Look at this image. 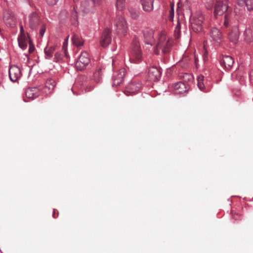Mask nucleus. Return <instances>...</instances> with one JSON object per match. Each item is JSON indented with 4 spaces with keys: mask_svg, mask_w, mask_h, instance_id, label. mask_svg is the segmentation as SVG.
I'll use <instances>...</instances> for the list:
<instances>
[{
    "mask_svg": "<svg viewBox=\"0 0 253 253\" xmlns=\"http://www.w3.org/2000/svg\"><path fill=\"white\" fill-rule=\"evenodd\" d=\"M27 25L32 30L39 29L40 35L42 37L46 30V23L42 20L39 14L36 12H33L28 16Z\"/></svg>",
    "mask_w": 253,
    "mask_h": 253,
    "instance_id": "1",
    "label": "nucleus"
},
{
    "mask_svg": "<svg viewBox=\"0 0 253 253\" xmlns=\"http://www.w3.org/2000/svg\"><path fill=\"white\" fill-rule=\"evenodd\" d=\"M232 11V8L227 4V2H224L223 1H217L214 6V15H222L224 14V25L227 27L229 25L228 20L230 14Z\"/></svg>",
    "mask_w": 253,
    "mask_h": 253,
    "instance_id": "2",
    "label": "nucleus"
},
{
    "mask_svg": "<svg viewBox=\"0 0 253 253\" xmlns=\"http://www.w3.org/2000/svg\"><path fill=\"white\" fill-rule=\"evenodd\" d=\"M172 43L171 39H167L166 34L165 32L160 33L158 42L154 49V52L156 54H159V50L161 49L163 53H168L170 50Z\"/></svg>",
    "mask_w": 253,
    "mask_h": 253,
    "instance_id": "3",
    "label": "nucleus"
},
{
    "mask_svg": "<svg viewBox=\"0 0 253 253\" xmlns=\"http://www.w3.org/2000/svg\"><path fill=\"white\" fill-rule=\"evenodd\" d=\"M204 20V16L201 11H197L192 15L190 22L193 32L200 33L202 31Z\"/></svg>",
    "mask_w": 253,
    "mask_h": 253,
    "instance_id": "4",
    "label": "nucleus"
},
{
    "mask_svg": "<svg viewBox=\"0 0 253 253\" xmlns=\"http://www.w3.org/2000/svg\"><path fill=\"white\" fill-rule=\"evenodd\" d=\"M142 59V52L140 46L139 42L135 38L133 41L132 48L129 55L130 62L138 63Z\"/></svg>",
    "mask_w": 253,
    "mask_h": 253,
    "instance_id": "5",
    "label": "nucleus"
},
{
    "mask_svg": "<svg viewBox=\"0 0 253 253\" xmlns=\"http://www.w3.org/2000/svg\"><path fill=\"white\" fill-rule=\"evenodd\" d=\"M114 26L117 34L120 36H125L127 33L128 27L126 21L121 15H117L114 19Z\"/></svg>",
    "mask_w": 253,
    "mask_h": 253,
    "instance_id": "6",
    "label": "nucleus"
},
{
    "mask_svg": "<svg viewBox=\"0 0 253 253\" xmlns=\"http://www.w3.org/2000/svg\"><path fill=\"white\" fill-rule=\"evenodd\" d=\"M89 62L90 59L88 54L86 52H83L81 54L76 63V68L78 70H83Z\"/></svg>",
    "mask_w": 253,
    "mask_h": 253,
    "instance_id": "7",
    "label": "nucleus"
},
{
    "mask_svg": "<svg viewBox=\"0 0 253 253\" xmlns=\"http://www.w3.org/2000/svg\"><path fill=\"white\" fill-rule=\"evenodd\" d=\"M25 94L27 98L32 99L41 95L45 94L43 93L42 86H39L38 87H29L26 89Z\"/></svg>",
    "mask_w": 253,
    "mask_h": 253,
    "instance_id": "8",
    "label": "nucleus"
},
{
    "mask_svg": "<svg viewBox=\"0 0 253 253\" xmlns=\"http://www.w3.org/2000/svg\"><path fill=\"white\" fill-rule=\"evenodd\" d=\"M9 76L12 82H17L21 76L20 69L17 66H11L9 69Z\"/></svg>",
    "mask_w": 253,
    "mask_h": 253,
    "instance_id": "9",
    "label": "nucleus"
},
{
    "mask_svg": "<svg viewBox=\"0 0 253 253\" xmlns=\"http://www.w3.org/2000/svg\"><path fill=\"white\" fill-rule=\"evenodd\" d=\"M111 31L109 29L106 28L102 34L100 41V44L102 46L106 47L111 43Z\"/></svg>",
    "mask_w": 253,
    "mask_h": 253,
    "instance_id": "10",
    "label": "nucleus"
},
{
    "mask_svg": "<svg viewBox=\"0 0 253 253\" xmlns=\"http://www.w3.org/2000/svg\"><path fill=\"white\" fill-rule=\"evenodd\" d=\"M141 84L139 82H133L130 84L125 91V94L127 95H132L137 92L141 88Z\"/></svg>",
    "mask_w": 253,
    "mask_h": 253,
    "instance_id": "11",
    "label": "nucleus"
},
{
    "mask_svg": "<svg viewBox=\"0 0 253 253\" xmlns=\"http://www.w3.org/2000/svg\"><path fill=\"white\" fill-rule=\"evenodd\" d=\"M143 33L145 43L148 44H153L155 42L153 30L147 28L143 30Z\"/></svg>",
    "mask_w": 253,
    "mask_h": 253,
    "instance_id": "12",
    "label": "nucleus"
},
{
    "mask_svg": "<svg viewBox=\"0 0 253 253\" xmlns=\"http://www.w3.org/2000/svg\"><path fill=\"white\" fill-rule=\"evenodd\" d=\"M210 37L212 41L216 44H219L222 38V33L220 30L215 27L211 29L210 33Z\"/></svg>",
    "mask_w": 253,
    "mask_h": 253,
    "instance_id": "13",
    "label": "nucleus"
},
{
    "mask_svg": "<svg viewBox=\"0 0 253 253\" xmlns=\"http://www.w3.org/2000/svg\"><path fill=\"white\" fill-rule=\"evenodd\" d=\"M148 75L150 80L158 81L161 76V69L155 66L151 67L149 70Z\"/></svg>",
    "mask_w": 253,
    "mask_h": 253,
    "instance_id": "14",
    "label": "nucleus"
},
{
    "mask_svg": "<svg viewBox=\"0 0 253 253\" xmlns=\"http://www.w3.org/2000/svg\"><path fill=\"white\" fill-rule=\"evenodd\" d=\"M126 75V69L124 68L121 69L117 75H114L113 78V86H118L122 84L124 81V78Z\"/></svg>",
    "mask_w": 253,
    "mask_h": 253,
    "instance_id": "15",
    "label": "nucleus"
},
{
    "mask_svg": "<svg viewBox=\"0 0 253 253\" xmlns=\"http://www.w3.org/2000/svg\"><path fill=\"white\" fill-rule=\"evenodd\" d=\"M3 19L5 24L9 26L12 27L15 24V18L11 11H5L4 12Z\"/></svg>",
    "mask_w": 253,
    "mask_h": 253,
    "instance_id": "16",
    "label": "nucleus"
},
{
    "mask_svg": "<svg viewBox=\"0 0 253 253\" xmlns=\"http://www.w3.org/2000/svg\"><path fill=\"white\" fill-rule=\"evenodd\" d=\"M239 34L238 28L234 26L230 29L228 33V37L231 42L236 43L239 39Z\"/></svg>",
    "mask_w": 253,
    "mask_h": 253,
    "instance_id": "17",
    "label": "nucleus"
},
{
    "mask_svg": "<svg viewBox=\"0 0 253 253\" xmlns=\"http://www.w3.org/2000/svg\"><path fill=\"white\" fill-rule=\"evenodd\" d=\"M55 85L56 82L53 79H47L45 84L44 87L42 86L43 93L47 94L48 93L51 92V91L54 89Z\"/></svg>",
    "mask_w": 253,
    "mask_h": 253,
    "instance_id": "18",
    "label": "nucleus"
},
{
    "mask_svg": "<svg viewBox=\"0 0 253 253\" xmlns=\"http://www.w3.org/2000/svg\"><path fill=\"white\" fill-rule=\"evenodd\" d=\"M220 64L226 70H229L234 64V60L231 56L225 55L223 56Z\"/></svg>",
    "mask_w": 253,
    "mask_h": 253,
    "instance_id": "19",
    "label": "nucleus"
},
{
    "mask_svg": "<svg viewBox=\"0 0 253 253\" xmlns=\"http://www.w3.org/2000/svg\"><path fill=\"white\" fill-rule=\"evenodd\" d=\"M173 88L175 93L181 94L187 91V88L185 84L182 82H178L173 85Z\"/></svg>",
    "mask_w": 253,
    "mask_h": 253,
    "instance_id": "20",
    "label": "nucleus"
},
{
    "mask_svg": "<svg viewBox=\"0 0 253 253\" xmlns=\"http://www.w3.org/2000/svg\"><path fill=\"white\" fill-rule=\"evenodd\" d=\"M18 41L19 45L22 49H26L28 43H29V42H31L29 40L28 37L23 34H21L18 37Z\"/></svg>",
    "mask_w": 253,
    "mask_h": 253,
    "instance_id": "21",
    "label": "nucleus"
},
{
    "mask_svg": "<svg viewBox=\"0 0 253 253\" xmlns=\"http://www.w3.org/2000/svg\"><path fill=\"white\" fill-rule=\"evenodd\" d=\"M143 9L146 12H150L153 9L154 0H141Z\"/></svg>",
    "mask_w": 253,
    "mask_h": 253,
    "instance_id": "22",
    "label": "nucleus"
},
{
    "mask_svg": "<svg viewBox=\"0 0 253 253\" xmlns=\"http://www.w3.org/2000/svg\"><path fill=\"white\" fill-rule=\"evenodd\" d=\"M244 39L248 43H250L253 41V32L252 30L250 28H246L244 33Z\"/></svg>",
    "mask_w": 253,
    "mask_h": 253,
    "instance_id": "23",
    "label": "nucleus"
},
{
    "mask_svg": "<svg viewBox=\"0 0 253 253\" xmlns=\"http://www.w3.org/2000/svg\"><path fill=\"white\" fill-rule=\"evenodd\" d=\"M55 45H48L44 49V53L46 59H50L52 57L53 53L55 50Z\"/></svg>",
    "mask_w": 253,
    "mask_h": 253,
    "instance_id": "24",
    "label": "nucleus"
},
{
    "mask_svg": "<svg viewBox=\"0 0 253 253\" xmlns=\"http://www.w3.org/2000/svg\"><path fill=\"white\" fill-rule=\"evenodd\" d=\"M232 78L233 80H237L239 82H242L244 80V73L238 70L232 74Z\"/></svg>",
    "mask_w": 253,
    "mask_h": 253,
    "instance_id": "25",
    "label": "nucleus"
},
{
    "mask_svg": "<svg viewBox=\"0 0 253 253\" xmlns=\"http://www.w3.org/2000/svg\"><path fill=\"white\" fill-rule=\"evenodd\" d=\"M204 78V76L202 75H200L198 77V86L201 91L205 92H208L209 90L208 89H206L205 87V85L203 83Z\"/></svg>",
    "mask_w": 253,
    "mask_h": 253,
    "instance_id": "26",
    "label": "nucleus"
},
{
    "mask_svg": "<svg viewBox=\"0 0 253 253\" xmlns=\"http://www.w3.org/2000/svg\"><path fill=\"white\" fill-rule=\"evenodd\" d=\"M72 42L74 45L77 46H82L84 44V40L79 35L74 34L72 37Z\"/></svg>",
    "mask_w": 253,
    "mask_h": 253,
    "instance_id": "27",
    "label": "nucleus"
},
{
    "mask_svg": "<svg viewBox=\"0 0 253 253\" xmlns=\"http://www.w3.org/2000/svg\"><path fill=\"white\" fill-rule=\"evenodd\" d=\"M89 2L88 0H84L83 1L81 5V10L84 13H87L90 10Z\"/></svg>",
    "mask_w": 253,
    "mask_h": 253,
    "instance_id": "28",
    "label": "nucleus"
},
{
    "mask_svg": "<svg viewBox=\"0 0 253 253\" xmlns=\"http://www.w3.org/2000/svg\"><path fill=\"white\" fill-rule=\"evenodd\" d=\"M125 0H116L115 6L118 10L122 11L125 7Z\"/></svg>",
    "mask_w": 253,
    "mask_h": 253,
    "instance_id": "29",
    "label": "nucleus"
},
{
    "mask_svg": "<svg viewBox=\"0 0 253 253\" xmlns=\"http://www.w3.org/2000/svg\"><path fill=\"white\" fill-rule=\"evenodd\" d=\"M102 76V69L100 68H97L93 73V80L96 82H99Z\"/></svg>",
    "mask_w": 253,
    "mask_h": 253,
    "instance_id": "30",
    "label": "nucleus"
},
{
    "mask_svg": "<svg viewBox=\"0 0 253 253\" xmlns=\"http://www.w3.org/2000/svg\"><path fill=\"white\" fill-rule=\"evenodd\" d=\"M70 20L71 24L74 26H76L78 24L77 12L76 11L72 12Z\"/></svg>",
    "mask_w": 253,
    "mask_h": 253,
    "instance_id": "31",
    "label": "nucleus"
},
{
    "mask_svg": "<svg viewBox=\"0 0 253 253\" xmlns=\"http://www.w3.org/2000/svg\"><path fill=\"white\" fill-rule=\"evenodd\" d=\"M180 24L179 22H178V23L175 27L174 32V36L175 39L176 40L179 39V38H180Z\"/></svg>",
    "mask_w": 253,
    "mask_h": 253,
    "instance_id": "32",
    "label": "nucleus"
},
{
    "mask_svg": "<svg viewBox=\"0 0 253 253\" xmlns=\"http://www.w3.org/2000/svg\"><path fill=\"white\" fill-rule=\"evenodd\" d=\"M129 13L130 16L133 19H137L139 16V12L137 10L134 9H129Z\"/></svg>",
    "mask_w": 253,
    "mask_h": 253,
    "instance_id": "33",
    "label": "nucleus"
},
{
    "mask_svg": "<svg viewBox=\"0 0 253 253\" xmlns=\"http://www.w3.org/2000/svg\"><path fill=\"white\" fill-rule=\"evenodd\" d=\"M245 2L248 10H253V0H245Z\"/></svg>",
    "mask_w": 253,
    "mask_h": 253,
    "instance_id": "34",
    "label": "nucleus"
},
{
    "mask_svg": "<svg viewBox=\"0 0 253 253\" xmlns=\"http://www.w3.org/2000/svg\"><path fill=\"white\" fill-rule=\"evenodd\" d=\"M69 14L66 9L62 10L59 14L60 18L62 20L65 19L68 16Z\"/></svg>",
    "mask_w": 253,
    "mask_h": 253,
    "instance_id": "35",
    "label": "nucleus"
},
{
    "mask_svg": "<svg viewBox=\"0 0 253 253\" xmlns=\"http://www.w3.org/2000/svg\"><path fill=\"white\" fill-rule=\"evenodd\" d=\"M46 3L49 6H53L56 5L59 0H45Z\"/></svg>",
    "mask_w": 253,
    "mask_h": 253,
    "instance_id": "36",
    "label": "nucleus"
},
{
    "mask_svg": "<svg viewBox=\"0 0 253 253\" xmlns=\"http://www.w3.org/2000/svg\"><path fill=\"white\" fill-rule=\"evenodd\" d=\"M169 13L170 17L172 18L174 16L173 4H171V10L169 11Z\"/></svg>",
    "mask_w": 253,
    "mask_h": 253,
    "instance_id": "37",
    "label": "nucleus"
},
{
    "mask_svg": "<svg viewBox=\"0 0 253 253\" xmlns=\"http://www.w3.org/2000/svg\"><path fill=\"white\" fill-rule=\"evenodd\" d=\"M249 77L251 80V82L253 84V69L250 72Z\"/></svg>",
    "mask_w": 253,
    "mask_h": 253,
    "instance_id": "38",
    "label": "nucleus"
},
{
    "mask_svg": "<svg viewBox=\"0 0 253 253\" xmlns=\"http://www.w3.org/2000/svg\"><path fill=\"white\" fill-rule=\"evenodd\" d=\"M29 51L30 53H32L34 50V45L31 43V42H29Z\"/></svg>",
    "mask_w": 253,
    "mask_h": 253,
    "instance_id": "39",
    "label": "nucleus"
},
{
    "mask_svg": "<svg viewBox=\"0 0 253 253\" xmlns=\"http://www.w3.org/2000/svg\"><path fill=\"white\" fill-rule=\"evenodd\" d=\"M95 5H99L102 2V0H92Z\"/></svg>",
    "mask_w": 253,
    "mask_h": 253,
    "instance_id": "40",
    "label": "nucleus"
},
{
    "mask_svg": "<svg viewBox=\"0 0 253 253\" xmlns=\"http://www.w3.org/2000/svg\"><path fill=\"white\" fill-rule=\"evenodd\" d=\"M233 92L236 96H239L241 94V92L240 90H235V89H234L233 90Z\"/></svg>",
    "mask_w": 253,
    "mask_h": 253,
    "instance_id": "41",
    "label": "nucleus"
},
{
    "mask_svg": "<svg viewBox=\"0 0 253 253\" xmlns=\"http://www.w3.org/2000/svg\"><path fill=\"white\" fill-rule=\"evenodd\" d=\"M239 4H243L245 3V0H237Z\"/></svg>",
    "mask_w": 253,
    "mask_h": 253,
    "instance_id": "42",
    "label": "nucleus"
},
{
    "mask_svg": "<svg viewBox=\"0 0 253 253\" xmlns=\"http://www.w3.org/2000/svg\"><path fill=\"white\" fill-rule=\"evenodd\" d=\"M236 215L238 216V214L237 213H232V216H233V217L234 219H237V217H236Z\"/></svg>",
    "mask_w": 253,
    "mask_h": 253,
    "instance_id": "43",
    "label": "nucleus"
},
{
    "mask_svg": "<svg viewBox=\"0 0 253 253\" xmlns=\"http://www.w3.org/2000/svg\"><path fill=\"white\" fill-rule=\"evenodd\" d=\"M67 44V42L65 41L63 43V46L64 47Z\"/></svg>",
    "mask_w": 253,
    "mask_h": 253,
    "instance_id": "44",
    "label": "nucleus"
},
{
    "mask_svg": "<svg viewBox=\"0 0 253 253\" xmlns=\"http://www.w3.org/2000/svg\"><path fill=\"white\" fill-rule=\"evenodd\" d=\"M21 31H23V27H21Z\"/></svg>",
    "mask_w": 253,
    "mask_h": 253,
    "instance_id": "45",
    "label": "nucleus"
},
{
    "mask_svg": "<svg viewBox=\"0 0 253 253\" xmlns=\"http://www.w3.org/2000/svg\"><path fill=\"white\" fill-rule=\"evenodd\" d=\"M74 1H78V0H73Z\"/></svg>",
    "mask_w": 253,
    "mask_h": 253,
    "instance_id": "46",
    "label": "nucleus"
}]
</instances>
